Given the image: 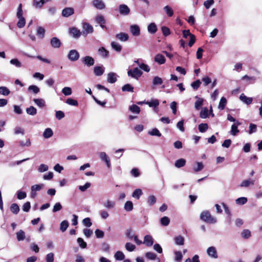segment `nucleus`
I'll return each mask as SVG.
<instances>
[{"mask_svg": "<svg viewBox=\"0 0 262 262\" xmlns=\"http://www.w3.org/2000/svg\"><path fill=\"white\" fill-rule=\"evenodd\" d=\"M43 186V184H39V185H37V184H36V185H33L32 187H31V191H32V196H33V191H39L40 190Z\"/></svg>", "mask_w": 262, "mask_h": 262, "instance_id": "nucleus-43", "label": "nucleus"}, {"mask_svg": "<svg viewBox=\"0 0 262 262\" xmlns=\"http://www.w3.org/2000/svg\"><path fill=\"white\" fill-rule=\"evenodd\" d=\"M143 192L141 189H135L132 194V196L134 198H136L139 200L140 196L142 195Z\"/></svg>", "mask_w": 262, "mask_h": 262, "instance_id": "nucleus-27", "label": "nucleus"}, {"mask_svg": "<svg viewBox=\"0 0 262 262\" xmlns=\"http://www.w3.org/2000/svg\"><path fill=\"white\" fill-rule=\"evenodd\" d=\"M208 255L213 258H217L218 257L216 250L214 247H210L207 250Z\"/></svg>", "mask_w": 262, "mask_h": 262, "instance_id": "nucleus-8", "label": "nucleus"}, {"mask_svg": "<svg viewBox=\"0 0 262 262\" xmlns=\"http://www.w3.org/2000/svg\"><path fill=\"white\" fill-rule=\"evenodd\" d=\"M200 219L208 224H214L216 222V219L212 216L208 211H203L200 214Z\"/></svg>", "mask_w": 262, "mask_h": 262, "instance_id": "nucleus-1", "label": "nucleus"}, {"mask_svg": "<svg viewBox=\"0 0 262 262\" xmlns=\"http://www.w3.org/2000/svg\"><path fill=\"white\" fill-rule=\"evenodd\" d=\"M35 104L40 107H43L45 105V101L41 99H34L33 100Z\"/></svg>", "mask_w": 262, "mask_h": 262, "instance_id": "nucleus-55", "label": "nucleus"}, {"mask_svg": "<svg viewBox=\"0 0 262 262\" xmlns=\"http://www.w3.org/2000/svg\"><path fill=\"white\" fill-rule=\"evenodd\" d=\"M130 32L133 36H137L140 34V27L137 25H133L130 26Z\"/></svg>", "mask_w": 262, "mask_h": 262, "instance_id": "nucleus-7", "label": "nucleus"}, {"mask_svg": "<svg viewBox=\"0 0 262 262\" xmlns=\"http://www.w3.org/2000/svg\"><path fill=\"white\" fill-rule=\"evenodd\" d=\"M129 110L133 113H135L136 114H139L140 112V108L138 105L136 104H133L129 106Z\"/></svg>", "mask_w": 262, "mask_h": 262, "instance_id": "nucleus-46", "label": "nucleus"}, {"mask_svg": "<svg viewBox=\"0 0 262 262\" xmlns=\"http://www.w3.org/2000/svg\"><path fill=\"white\" fill-rule=\"evenodd\" d=\"M95 20L99 24H105L106 23L104 17L101 15L97 16L96 17Z\"/></svg>", "mask_w": 262, "mask_h": 262, "instance_id": "nucleus-52", "label": "nucleus"}, {"mask_svg": "<svg viewBox=\"0 0 262 262\" xmlns=\"http://www.w3.org/2000/svg\"><path fill=\"white\" fill-rule=\"evenodd\" d=\"M143 243L145 244L147 247H150L153 245L154 239L151 236L149 235H146L144 237Z\"/></svg>", "mask_w": 262, "mask_h": 262, "instance_id": "nucleus-15", "label": "nucleus"}, {"mask_svg": "<svg viewBox=\"0 0 262 262\" xmlns=\"http://www.w3.org/2000/svg\"><path fill=\"white\" fill-rule=\"evenodd\" d=\"M69 225V222L67 220L63 221L60 225V230L62 232H64L68 228Z\"/></svg>", "mask_w": 262, "mask_h": 262, "instance_id": "nucleus-34", "label": "nucleus"}, {"mask_svg": "<svg viewBox=\"0 0 262 262\" xmlns=\"http://www.w3.org/2000/svg\"><path fill=\"white\" fill-rule=\"evenodd\" d=\"M14 134L15 135H18L19 134H20L21 135H24L25 134V130L24 128H23L21 127H19V126L16 127L14 128Z\"/></svg>", "mask_w": 262, "mask_h": 262, "instance_id": "nucleus-63", "label": "nucleus"}, {"mask_svg": "<svg viewBox=\"0 0 262 262\" xmlns=\"http://www.w3.org/2000/svg\"><path fill=\"white\" fill-rule=\"evenodd\" d=\"M227 103V100L226 98L222 97L220 101L219 104V108L223 110L225 108L226 105Z\"/></svg>", "mask_w": 262, "mask_h": 262, "instance_id": "nucleus-32", "label": "nucleus"}, {"mask_svg": "<svg viewBox=\"0 0 262 262\" xmlns=\"http://www.w3.org/2000/svg\"><path fill=\"white\" fill-rule=\"evenodd\" d=\"M17 239L18 241H23L25 238V233L22 230H20L16 233Z\"/></svg>", "mask_w": 262, "mask_h": 262, "instance_id": "nucleus-37", "label": "nucleus"}, {"mask_svg": "<svg viewBox=\"0 0 262 262\" xmlns=\"http://www.w3.org/2000/svg\"><path fill=\"white\" fill-rule=\"evenodd\" d=\"M79 54L76 50H71L70 51L68 57L69 60L72 61L77 60L79 58Z\"/></svg>", "mask_w": 262, "mask_h": 262, "instance_id": "nucleus-4", "label": "nucleus"}, {"mask_svg": "<svg viewBox=\"0 0 262 262\" xmlns=\"http://www.w3.org/2000/svg\"><path fill=\"white\" fill-rule=\"evenodd\" d=\"M241 236L244 239H248L251 236V231L249 229H244L241 233Z\"/></svg>", "mask_w": 262, "mask_h": 262, "instance_id": "nucleus-33", "label": "nucleus"}, {"mask_svg": "<svg viewBox=\"0 0 262 262\" xmlns=\"http://www.w3.org/2000/svg\"><path fill=\"white\" fill-rule=\"evenodd\" d=\"M62 92L64 95L69 96L72 94V91L71 88L64 87V88L62 89Z\"/></svg>", "mask_w": 262, "mask_h": 262, "instance_id": "nucleus-60", "label": "nucleus"}, {"mask_svg": "<svg viewBox=\"0 0 262 262\" xmlns=\"http://www.w3.org/2000/svg\"><path fill=\"white\" fill-rule=\"evenodd\" d=\"M27 194L25 191H18L17 193V197L19 200H22L26 198Z\"/></svg>", "mask_w": 262, "mask_h": 262, "instance_id": "nucleus-62", "label": "nucleus"}, {"mask_svg": "<svg viewBox=\"0 0 262 262\" xmlns=\"http://www.w3.org/2000/svg\"><path fill=\"white\" fill-rule=\"evenodd\" d=\"M53 135V132L50 128H47L43 133V137L46 139L51 137Z\"/></svg>", "mask_w": 262, "mask_h": 262, "instance_id": "nucleus-26", "label": "nucleus"}, {"mask_svg": "<svg viewBox=\"0 0 262 262\" xmlns=\"http://www.w3.org/2000/svg\"><path fill=\"white\" fill-rule=\"evenodd\" d=\"M156 202V198L153 195H150L147 198V203L150 206H152Z\"/></svg>", "mask_w": 262, "mask_h": 262, "instance_id": "nucleus-56", "label": "nucleus"}, {"mask_svg": "<svg viewBox=\"0 0 262 262\" xmlns=\"http://www.w3.org/2000/svg\"><path fill=\"white\" fill-rule=\"evenodd\" d=\"M26 112L29 115L34 116L36 114L37 110L34 106H30V107L27 108Z\"/></svg>", "mask_w": 262, "mask_h": 262, "instance_id": "nucleus-38", "label": "nucleus"}, {"mask_svg": "<svg viewBox=\"0 0 262 262\" xmlns=\"http://www.w3.org/2000/svg\"><path fill=\"white\" fill-rule=\"evenodd\" d=\"M186 162V161L185 159L181 158L176 161L174 166L177 168H181L185 165Z\"/></svg>", "mask_w": 262, "mask_h": 262, "instance_id": "nucleus-20", "label": "nucleus"}, {"mask_svg": "<svg viewBox=\"0 0 262 262\" xmlns=\"http://www.w3.org/2000/svg\"><path fill=\"white\" fill-rule=\"evenodd\" d=\"M174 242L176 244L182 246L184 244V238L181 235L177 236L174 237Z\"/></svg>", "mask_w": 262, "mask_h": 262, "instance_id": "nucleus-28", "label": "nucleus"}, {"mask_svg": "<svg viewBox=\"0 0 262 262\" xmlns=\"http://www.w3.org/2000/svg\"><path fill=\"white\" fill-rule=\"evenodd\" d=\"M161 31L163 33V35L164 36H168L170 34V33H171L169 28H168V27H167L166 26H162L161 27Z\"/></svg>", "mask_w": 262, "mask_h": 262, "instance_id": "nucleus-53", "label": "nucleus"}, {"mask_svg": "<svg viewBox=\"0 0 262 262\" xmlns=\"http://www.w3.org/2000/svg\"><path fill=\"white\" fill-rule=\"evenodd\" d=\"M142 72L138 68H134V69H129L127 71V74L129 76L138 79L142 75Z\"/></svg>", "mask_w": 262, "mask_h": 262, "instance_id": "nucleus-2", "label": "nucleus"}, {"mask_svg": "<svg viewBox=\"0 0 262 262\" xmlns=\"http://www.w3.org/2000/svg\"><path fill=\"white\" fill-rule=\"evenodd\" d=\"M247 198L245 197H241L235 200L236 203L239 205H244L247 202Z\"/></svg>", "mask_w": 262, "mask_h": 262, "instance_id": "nucleus-54", "label": "nucleus"}, {"mask_svg": "<svg viewBox=\"0 0 262 262\" xmlns=\"http://www.w3.org/2000/svg\"><path fill=\"white\" fill-rule=\"evenodd\" d=\"M45 30L42 27H38L37 29V35L40 36L41 38L44 37Z\"/></svg>", "mask_w": 262, "mask_h": 262, "instance_id": "nucleus-57", "label": "nucleus"}, {"mask_svg": "<svg viewBox=\"0 0 262 262\" xmlns=\"http://www.w3.org/2000/svg\"><path fill=\"white\" fill-rule=\"evenodd\" d=\"M122 91L123 92H134V87L130 84H126L122 87Z\"/></svg>", "mask_w": 262, "mask_h": 262, "instance_id": "nucleus-36", "label": "nucleus"}, {"mask_svg": "<svg viewBox=\"0 0 262 262\" xmlns=\"http://www.w3.org/2000/svg\"><path fill=\"white\" fill-rule=\"evenodd\" d=\"M124 209L127 211H130L133 209V204L130 201L126 202L124 205Z\"/></svg>", "mask_w": 262, "mask_h": 262, "instance_id": "nucleus-39", "label": "nucleus"}, {"mask_svg": "<svg viewBox=\"0 0 262 262\" xmlns=\"http://www.w3.org/2000/svg\"><path fill=\"white\" fill-rule=\"evenodd\" d=\"M99 54L103 58H106L108 56L109 52L104 47H101L98 50Z\"/></svg>", "mask_w": 262, "mask_h": 262, "instance_id": "nucleus-22", "label": "nucleus"}, {"mask_svg": "<svg viewBox=\"0 0 262 262\" xmlns=\"http://www.w3.org/2000/svg\"><path fill=\"white\" fill-rule=\"evenodd\" d=\"M147 30L149 33L155 34L157 31V27L154 23H151L148 26Z\"/></svg>", "mask_w": 262, "mask_h": 262, "instance_id": "nucleus-21", "label": "nucleus"}, {"mask_svg": "<svg viewBox=\"0 0 262 262\" xmlns=\"http://www.w3.org/2000/svg\"><path fill=\"white\" fill-rule=\"evenodd\" d=\"M148 134L151 136H156L159 137H161L162 135L159 130L157 128H153L151 131H149L148 132Z\"/></svg>", "mask_w": 262, "mask_h": 262, "instance_id": "nucleus-50", "label": "nucleus"}, {"mask_svg": "<svg viewBox=\"0 0 262 262\" xmlns=\"http://www.w3.org/2000/svg\"><path fill=\"white\" fill-rule=\"evenodd\" d=\"M254 181L250 179L244 180L240 185L241 187H248L250 185H253Z\"/></svg>", "mask_w": 262, "mask_h": 262, "instance_id": "nucleus-45", "label": "nucleus"}, {"mask_svg": "<svg viewBox=\"0 0 262 262\" xmlns=\"http://www.w3.org/2000/svg\"><path fill=\"white\" fill-rule=\"evenodd\" d=\"M125 247L127 251L130 252L133 251L136 248L135 245L130 243H126Z\"/></svg>", "mask_w": 262, "mask_h": 262, "instance_id": "nucleus-59", "label": "nucleus"}, {"mask_svg": "<svg viewBox=\"0 0 262 262\" xmlns=\"http://www.w3.org/2000/svg\"><path fill=\"white\" fill-rule=\"evenodd\" d=\"M111 47L114 50L118 52H121L122 50V46L118 43L115 41H112L111 42Z\"/></svg>", "mask_w": 262, "mask_h": 262, "instance_id": "nucleus-29", "label": "nucleus"}, {"mask_svg": "<svg viewBox=\"0 0 262 262\" xmlns=\"http://www.w3.org/2000/svg\"><path fill=\"white\" fill-rule=\"evenodd\" d=\"M208 128V125L207 123H201L199 125V130L201 133L205 132Z\"/></svg>", "mask_w": 262, "mask_h": 262, "instance_id": "nucleus-48", "label": "nucleus"}, {"mask_svg": "<svg viewBox=\"0 0 262 262\" xmlns=\"http://www.w3.org/2000/svg\"><path fill=\"white\" fill-rule=\"evenodd\" d=\"M100 158L103 161H104L108 167L111 166V162L109 157L106 155L104 152H101L99 155Z\"/></svg>", "mask_w": 262, "mask_h": 262, "instance_id": "nucleus-14", "label": "nucleus"}, {"mask_svg": "<svg viewBox=\"0 0 262 262\" xmlns=\"http://www.w3.org/2000/svg\"><path fill=\"white\" fill-rule=\"evenodd\" d=\"M239 99L245 103L249 105L252 102L253 99L251 97H247L244 94H242L239 96Z\"/></svg>", "mask_w": 262, "mask_h": 262, "instance_id": "nucleus-19", "label": "nucleus"}, {"mask_svg": "<svg viewBox=\"0 0 262 262\" xmlns=\"http://www.w3.org/2000/svg\"><path fill=\"white\" fill-rule=\"evenodd\" d=\"M170 223V219L167 216H164L160 220V223L162 225L167 226Z\"/></svg>", "mask_w": 262, "mask_h": 262, "instance_id": "nucleus-47", "label": "nucleus"}, {"mask_svg": "<svg viewBox=\"0 0 262 262\" xmlns=\"http://www.w3.org/2000/svg\"><path fill=\"white\" fill-rule=\"evenodd\" d=\"M66 102L70 105L76 106H77L78 105V103L77 101L75 99H73L72 98H68L66 100Z\"/></svg>", "mask_w": 262, "mask_h": 262, "instance_id": "nucleus-49", "label": "nucleus"}, {"mask_svg": "<svg viewBox=\"0 0 262 262\" xmlns=\"http://www.w3.org/2000/svg\"><path fill=\"white\" fill-rule=\"evenodd\" d=\"M70 34L73 37L78 38L80 36L81 32L79 30L77 29L76 28L72 27L70 30Z\"/></svg>", "mask_w": 262, "mask_h": 262, "instance_id": "nucleus-12", "label": "nucleus"}, {"mask_svg": "<svg viewBox=\"0 0 262 262\" xmlns=\"http://www.w3.org/2000/svg\"><path fill=\"white\" fill-rule=\"evenodd\" d=\"M74 13V10L72 8L67 7L63 9L62 11V15L64 17H69L70 16L73 14Z\"/></svg>", "mask_w": 262, "mask_h": 262, "instance_id": "nucleus-10", "label": "nucleus"}, {"mask_svg": "<svg viewBox=\"0 0 262 262\" xmlns=\"http://www.w3.org/2000/svg\"><path fill=\"white\" fill-rule=\"evenodd\" d=\"M114 257L116 260H122L124 259L125 255L122 251H118L115 253Z\"/></svg>", "mask_w": 262, "mask_h": 262, "instance_id": "nucleus-30", "label": "nucleus"}, {"mask_svg": "<svg viewBox=\"0 0 262 262\" xmlns=\"http://www.w3.org/2000/svg\"><path fill=\"white\" fill-rule=\"evenodd\" d=\"M152 83L154 85H160L163 83V80L160 77L155 76L153 79Z\"/></svg>", "mask_w": 262, "mask_h": 262, "instance_id": "nucleus-61", "label": "nucleus"}, {"mask_svg": "<svg viewBox=\"0 0 262 262\" xmlns=\"http://www.w3.org/2000/svg\"><path fill=\"white\" fill-rule=\"evenodd\" d=\"M241 123L239 121H236L231 126V133L233 136H236L237 133H239V130L238 129V126L241 125Z\"/></svg>", "mask_w": 262, "mask_h": 262, "instance_id": "nucleus-17", "label": "nucleus"}, {"mask_svg": "<svg viewBox=\"0 0 262 262\" xmlns=\"http://www.w3.org/2000/svg\"><path fill=\"white\" fill-rule=\"evenodd\" d=\"M117 81L116 74L114 73H109L107 75V81L111 83H114Z\"/></svg>", "mask_w": 262, "mask_h": 262, "instance_id": "nucleus-24", "label": "nucleus"}, {"mask_svg": "<svg viewBox=\"0 0 262 262\" xmlns=\"http://www.w3.org/2000/svg\"><path fill=\"white\" fill-rule=\"evenodd\" d=\"M165 61V57L161 54H158L155 57V61L158 62L159 64H164Z\"/></svg>", "mask_w": 262, "mask_h": 262, "instance_id": "nucleus-16", "label": "nucleus"}, {"mask_svg": "<svg viewBox=\"0 0 262 262\" xmlns=\"http://www.w3.org/2000/svg\"><path fill=\"white\" fill-rule=\"evenodd\" d=\"M145 257L149 260H155L157 258V254L154 252H147L145 253Z\"/></svg>", "mask_w": 262, "mask_h": 262, "instance_id": "nucleus-42", "label": "nucleus"}, {"mask_svg": "<svg viewBox=\"0 0 262 262\" xmlns=\"http://www.w3.org/2000/svg\"><path fill=\"white\" fill-rule=\"evenodd\" d=\"M146 104H147L149 107H156L159 105V101L158 99H153L150 101L146 102Z\"/></svg>", "mask_w": 262, "mask_h": 262, "instance_id": "nucleus-40", "label": "nucleus"}, {"mask_svg": "<svg viewBox=\"0 0 262 262\" xmlns=\"http://www.w3.org/2000/svg\"><path fill=\"white\" fill-rule=\"evenodd\" d=\"M196 166H194L193 167V170L194 172H197L202 170L204 168V165L202 162H196Z\"/></svg>", "mask_w": 262, "mask_h": 262, "instance_id": "nucleus-51", "label": "nucleus"}, {"mask_svg": "<svg viewBox=\"0 0 262 262\" xmlns=\"http://www.w3.org/2000/svg\"><path fill=\"white\" fill-rule=\"evenodd\" d=\"M164 10L169 17H171L173 15L172 9L169 6H166L164 7Z\"/></svg>", "mask_w": 262, "mask_h": 262, "instance_id": "nucleus-44", "label": "nucleus"}, {"mask_svg": "<svg viewBox=\"0 0 262 262\" xmlns=\"http://www.w3.org/2000/svg\"><path fill=\"white\" fill-rule=\"evenodd\" d=\"M17 18L19 19V20L17 23V26L19 28H23L25 26V24H26L25 18L24 17H17Z\"/></svg>", "mask_w": 262, "mask_h": 262, "instance_id": "nucleus-41", "label": "nucleus"}, {"mask_svg": "<svg viewBox=\"0 0 262 262\" xmlns=\"http://www.w3.org/2000/svg\"><path fill=\"white\" fill-rule=\"evenodd\" d=\"M201 84V82L199 79H198L191 83V85L194 90H196L199 88Z\"/></svg>", "mask_w": 262, "mask_h": 262, "instance_id": "nucleus-58", "label": "nucleus"}, {"mask_svg": "<svg viewBox=\"0 0 262 262\" xmlns=\"http://www.w3.org/2000/svg\"><path fill=\"white\" fill-rule=\"evenodd\" d=\"M10 91L6 86H0V94L4 96H8L10 94Z\"/></svg>", "mask_w": 262, "mask_h": 262, "instance_id": "nucleus-31", "label": "nucleus"}, {"mask_svg": "<svg viewBox=\"0 0 262 262\" xmlns=\"http://www.w3.org/2000/svg\"><path fill=\"white\" fill-rule=\"evenodd\" d=\"M83 28L84 30L83 32V34L84 36L87 35L89 33H92L94 31V29L92 26L87 23H84L83 24Z\"/></svg>", "mask_w": 262, "mask_h": 262, "instance_id": "nucleus-5", "label": "nucleus"}, {"mask_svg": "<svg viewBox=\"0 0 262 262\" xmlns=\"http://www.w3.org/2000/svg\"><path fill=\"white\" fill-rule=\"evenodd\" d=\"M209 116V111L207 107H204L200 113V117L201 118H206Z\"/></svg>", "mask_w": 262, "mask_h": 262, "instance_id": "nucleus-35", "label": "nucleus"}, {"mask_svg": "<svg viewBox=\"0 0 262 262\" xmlns=\"http://www.w3.org/2000/svg\"><path fill=\"white\" fill-rule=\"evenodd\" d=\"M46 3L44 0H33V5L36 8H41L43 5Z\"/></svg>", "mask_w": 262, "mask_h": 262, "instance_id": "nucleus-23", "label": "nucleus"}, {"mask_svg": "<svg viewBox=\"0 0 262 262\" xmlns=\"http://www.w3.org/2000/svg\"><path fill=\"white\" fill-rule=\"evenodd\" d=\"M116 38L121 41H126L128 40V35L126 33L121 32L116 35Z\"/></svg>", "mask_w": 262, "mask_h": 262, "instance_id": "nucleus-13", "label": "nucleus"}, {"mask_svg": "<svg viewBox=\"0 0 262 262\" xmlns=\"http://www.w3.org/2000/svg\"><path fill=\"white\" fill-rule=\"evenodd\" d=\"M119 10L120 14L123 15H127L130 13V9L125 4L120 5L119 6Z\"/></svg>", "mask_w": 262, "mask_h": 262, "instance_id": "nucleus-6", "label": "nucleus"}, {"mask_svg": "<svg viewBox=\"0 0 262 262\" xmlns=\"http://www.w3.org/2000/svg\"><path fill=\"white\" fill-rule=\"evenodd\" d=\"M10 211L14 214H16L19 211V207L16 203H13L10 206Z\"/></svg>", "mask_w": 262, "mask_h": 262, "instance_id": "nucleus-25", "label": "nucleus"}, {"mask_svg": "<svg viewBox=\"0 0 262 262\" xmlns=\"http://www.w3.org/2000/svg\"><path fill=\"white\" fill-rule=\"evenodd\" d=\"M92 3L95 7L99 10H102L105 7V5L102 0H94Z\"/></svg>", "mask_w": 262, "mask_h": 262, "instance_id": "nucleus-9", "label": "nucleus"}, {"mask_svg": "<svg viewBox=\"0 0 262 262\" xmlns=\"http://www.w3.org/2000/svg\"><path fill=\"white\" fill-rule=\"evenodd\" d=\"M81 62L88 67H91L94 64V58L90 56H86L81 59Z\"/></svg>", "mask_w": 262, "mask_h": 262, "instance_id": "nucleus-3", "label": "nucleus"}, {"mask_svg": "<svg viewBox=\"0 0 262 262\" xmlns=\"http://www.w3.org/2000/svg\"><path fill=\"white\" fill-rule=\"evenodd\" d=\"M104 72V69L102 66H96L94 68V74L97 76L102 75Z\"/></svg>", "mask_w": 262, "mask_h": 262, "instance_id": "nucleus-18", "label": "nucleus"}, {"mask_svg": "<svg viewBox=\"0 0 262 262\" xmlns=\"http://www.w3.org/2000/svg\"><path fill=\"white\" fill-rule=\"evenodd\" d=\"M61 43L59 39L56 37H54L51 39V45L53 48H59L61 46Z\"/></svg>", "mask_w": 262, "mask_h": 262, "instance_id": "nucleus-11", "label": "nucleus"}, {"mask_svg": "<svg viewBox=\"0 0 262 262\" xmlns=\"http://www.w3.org/2000/svg\"><path fill=\"white\" fill-rule=\"evenodd\" d=\"M54 259V254L53 253H50L46 255V262H53Z\"/></svg>", "mask_w": 262, "mask_h": 262, "instance_id": "nucleus-64", "label": "nucleus"}]
</instances>
